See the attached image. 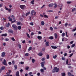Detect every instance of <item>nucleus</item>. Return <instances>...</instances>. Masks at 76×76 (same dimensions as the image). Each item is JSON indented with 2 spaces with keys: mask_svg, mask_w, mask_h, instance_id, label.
<instances>
[{
  "mask_svg": "<svg viewBox=\"0 0 76 76\" xmlns=\"http://www.w3.org/2000/svg\"><path fill=\"white\" fill-rule=\"evenodd\" d=\"M60 70L59 68H58L57 67H55L54 68L53 70V73H54L55 72H58V71Z\"/></svg>",
  "mask_w": 76,
  "mask_h": 76,
  "instance_id": "nucleus-1",
  "label": "nucleus"
},
{
  "mask_svg": "<svg viewBox=\"0 0 76 76\" xmlns=\"http://www.w3.org/2000/svg\"><path fill=\"white\" fill-rule=\"evenodd\" d=\"M12 27L13 28H14V30H17V29H18V27L17 26H16V25L15 24H13L12 25Z\"/></svg>",
  "mask_w": 76,
  "mask_h": 76,
  "instance_id": "nucleus-2",
  "label": "nucleus"
},
{
  "mask_svg": "<svg viewBox=\"0 0 76 76\" xmlns=\"http://www.w3.org/2000/svg\"><path fill=\"white\" fill-rule=\"evenodd\" d=\"M31 14H32L31 15L32 16H33V15H36V12H35V11L34 10H32L31 11Z\"/></svg>",
  "mask_w": 76,
  "mask_h": 76,
  "instance_id": "nucleus-3",
  "label": "nucleus"
},
{
  "mask_svg": "<svg viewBox=\"0 0 76 76\" xmlns=\"http://www.w3.org/2000/svg\"><path fill=\"white\" fill-rule=\"evenodd\" d=\"M20 7L22 9H25V6L24 5H21L20 6Z\"/></svg>",
  "mask_w": 76,
  "mask_h": 76,
  "instance_id": "nucleus-4",
  "label": "nucleus"
},
{
  "mask_svg": "<svg viewBox=\"0 0 76 76\" xmlns=\"http://www.w3.org/2000/svg\"><path fill=\"white\" fill-rule=\"evenodd\" d=\"M5 55H6V53L5 52H3L2 53L1 56L2 57H4V56H5Z\"/></svg>",
  "mask_w": 76,
  "mask_h": 76,
  "instance_id": "nucleus-5",
  "label": "nucleus"
},
{
  "mask_svg": "<svg viewBox=\"0 0 76 76\" xmlns=\"http://www.w3.org/2000/svg\"><path fill=\"white\" fill-rule=\"evenodd\" d=\"M3 64L5 65V66H7V64L6 63V60L4 59V61L3 62Z\"/></svg>",
  "mask_w": 76,
  "mask_h": 76,
  "instance_id": "nucleus-6",
  "label": "nucleus"
},
{
  "mask_svg": "<svg viewBox=\"0 0 76 76\" xmlns=\"http://www.w3.org/2000/svg\"><path fill=\"white\" fill-rule=\"evenodd\" d=\"M51 47L53 49H54L55 50L57 48L56 46H51Z\"/></svg>",
  "mask_w": 76,
  "mask_h": 76,
  "instance_id": "nucleus-7",
  "label": "nucleus"
},
{
  "mask_svg": "<svg viewBox=\"0 0 76 76\" xmlns=\"http://www.w3.org/2000/svg\"><path fill=\"white\" fill-rule=\"evenodd\" d=\"M54 6V4L52 3L49 4L48 6L50 7H53Z\"/></svg>",
  "mask_w": 76,
  "mask_h": 76,
  "instance_id": "nucleus-8",
  "label": "nucleus"
},
{
  "mask_svg": "<svg viewBox=\"0 0 76 76\" xmlns=\"http://www.w3.org/2000/svg\"><path fill=\"white\" fill-rule=\"evenodd\" d=\"M45 45L46 47H48V46H49V42H46Z\"/></svg>",
  "mask_w": 76,
  "mask_h": 76,
  "instance_id": "nucleus-9",
  "label": "nucleus"
},
{
  "mask_svg": "<svg viewBox=\"0 0 76 76\" xmlns=\"http://www.w3.org/2000/svg\"><path fill=\"white\" fill-rule=\"evenodd\" d=\"M7 35V33L2 34L1 35V36H2V37H6Z\"/></svg>",
  "mask_w": 76,
  "mask_h": 76,
  "instance_id": "nucleus-10",
  "label": "nucleus"
},
{
  "mask_svg": "<svg viewBox=\"0 0 76 76\" xmlns=\"http://www.w3.org/2000/svg\"><path fill=\"white\" fill-rule=\"evenodd\" d=\"M54 35L55 36V37L56 39H57V37H58L57 34L56 33H55L54 34Z\"/></svg>",
  "mask_w": 76,
  "mask_h": 76,
  "instance_id": "nucleus-11",
  "label": "nucleus"
},
{
  "mask_svg": "<svg viewBox=\"0 0 76 76\" xmlns=\"http://www.w3.org/2000/svg\"><path fill=\"white\" fill-rule=\"evenodd\" d=\"M10 25V23H8L7 24H6V27H7V28H9V27Z\"/></svg>",
  "mask_w": 76,
  "mask_h": 76,
  "instance_id": "nucleus-12",
  "label": "nucleus"
},
{
  "mask_svg": "<svg viewBox=\"0 0 76 76\" xmlns=\"http://www.w3.org/2000/svg\"><path fill=\"white\" fill-rule=\"evenodd\" d=\"M37 38H38V39H39L40 40H41L42 39V37L40 36H39L37 37Z\"/></svg>",
  "mask_w": 76,
  "mask_h": 76,
  "instance_id": "nucleus-13",
  "label": "nucleus"
},
{
  "mask_svg": "<svg viewBox=\"0 0 76 76\" xmlns=\"http://www.w3.org/2000/svg\"><path fill=\"white\" fill-rule=\"evenodd\" d=\"M41 25H42V26H43L44 25V24H45V23H44V21H42L41 22Z\"/></svg>",
  "mask_w": 76,
  "mask_h": 76,
  "instance_id": "nucleus-14",
  "label": "nucleus"
},
{
  "mask_svg": "<svg viewBox=\"0 0 76 76\" xmlns=\"http://www.w3.org/2000/svg\"><path fill=\"white\" fill-rule=\"evenodd\" d=\"M49 39H54V37L53 36H50L49 38Z\"/></svg>",
  "mask_w": 76,
  "mask_h": 76,
  "instance_id": "nucleus-15",
  "label": "nucleus"
},
{
  "mask_svg": "<svg viewBox=\"0 0 76 76\" xmlns=\"http://www.w3.org/2000/svg\"><path fill=\"white\" fill-rule=\"evenodd\" d=\"M16 76H19V71H18L16 72Z\"/></svg>",
  "mask_w": 76,
  "mask_h": 76,
  "instance_id": "nucleus-16",
  "label": "nucleus"
},
{
  "mask_svg": "<svg viewBox=\"0 0 76 76\" xmlns=\"http://www.w3.org/2000/svg\"><path fill=\"white\" fill-rule=\"evenodd\" d=\"M18 29L19 30H20L22 29V27L20 26H18Z\"/></svg>",
  "mask_w": 76,
  "mask_h": 76,
  "instance_id": "nucleus-17",
  "label": "nucleus"
},
{
  "mask_svg": "<svg viewBox=\"0 0 76 76\" xmlns=\"http://www.w3.org/2000/svg\"><path fill=\"white\" fill-rule=\"evenodd\" d=\"M4 69H5V66H3L1 67V69L2 71L3 70H4Z\"/></svg>",
  "mask_w": 76,
  "mask_h": 76,
  "instance_id": "nucleus-18",
  "label": "nucleus"
},
{
  "mask_svg": "<svg viewBox=\"0 0 76 76\" xmlns=\"http://www.w3.org/2000/svg\"><path fill=\"white\" fill-rule=\"evenodd\" d=\"M34 2H35V1H34V0H33L31 1V3L32 4H34Z\"/></svg>",
  "mask_w": 76,
  "mask_h": 76,
  "instance_id": "nucleus-19",
  "label": "nucleus"
},
{
  "mask_svg": "<svg viewBox=\"0 0 76 76\" xmlns=\"http://www.w3.org/2000/svg\"><path fill=\"white\" fill-rule=\"evenodd\" d=\"M76 9L75 8H74L72 10V12H75L76 11Z\"/></svg>",
  "mask_w": 76,
  "mask_h": 76,
  "instance_id": "nucleus-20",
  "label": "nucleus"
},
{
  "mask_svg": "<svg viewBox=\"0 0 76 76\" xmlns=\"http://www.w3.org/2000/svg\"><path fill=\"white\" fill-rule=\"evenodd\" d=\"M29 14H30V12H29L26 14V16H28V15H29Z\"/></svg>",
  "mask_w": 76,
  "mask_h": 76,
  "instance_id": "nucleus-21",
  "label": "nucleus"
},
{
  "mask_svg": "<svg viewBox=\"0 0 76 76\" xmlns=\"http://www.w3.org/2000/svg\"><path fill=\"white\" fill-rule=\"evenodd\" d=\"M9 32H10V33H13V32L11 30H8Z\"/></svg>",
  "mask_w": 76,
  "mask_h": 76,
  "instance_id": "nucleus-22",
  "label": "nucleus"
},
{
  "mask_svg": "<svg viewBox=\"0 0 76 76\" xmlns=\"http://www.w3.org/2000/svg\"><path fill=\"white\" fill-rule=\"evenodd\" d=\"M75 44H72L71 46V48H73V47H74L75 46Z\"/></svg>",
  "mask_w": 76,
  "mask_h": 76,
  "instance_id": "nucleus-23",
  "label": "nucleus"
},
{
  "mask_svg": "<svg viewBox=\"0 0 76 76\" xmlns=\"http://www.w3.org/2000/svg\"><path fill=\"white\" fill-rule=\"evenodd\" d=\"M39 56H42V53H40L38 54Z\"/></svg>",
  "mask_w": 76,
  "mask_h": 76,
  "instance_id": "nucleus-24",
  "label": "nucleus"
},
{
  "mask_svg": "<svg viewBox=\"0 0 76 76\" xmlns=\"http://www.w3.org/2000/svg\"><path fill=\"white\" fill-rule=\"evenodd\" d=\"M32 47L31 46L28 49V51H31V49H32Z\"/></svg>",
  "mask_w": 76,
  "mask_h": 76,
  "instance_id": "nucleus-25",
  "label": "nucleus"
},
{
  "mask_svg": "<svg viewBox=\"0 0 76 76\" xmlns=\"http://www.w3.org/2000/svg\"><path fill=\"white\" fill-rule=\"evenodd\" d=\"M72 73L71 72H68V75L69 76H71Z\"/></svg>",
  "mask_w": 76,
  "mask_h": 76,
  "instance_id": "nucleus-26",
  "label": "nucleus"
},
{
  "mask_svg": "<svg viewBox=\"0 0 76 76\" xmlns=\"http://www.w3.org/2000/svg\"><path fill=\"white\" fill-rule=\"evenodd\" d=\"M0 29L3 31L4 29V28H3V27L1 26L0 28Z\"/></svg>",
  "mask_w": 76,
  "mask_h": 76,
  "instance_id": "nucleus-27",
  "label": "nucleus"
},
{
  "mask_svg": "<svg viewBox=\"0 0 76 76\" xmlns=\"http://www.w3.org/2000/svg\"><path fill=\"white\" fill-rule=\"evenodd\" d=\"M62 76H65L66 75H65V73H61Z\"/></svg>",
  "mask_w": 76,
  "mask_h": 76,
  "instance_id": "nucleus-28",
  "label": "nucleus"
},
{
  "mask_svg": "<svg viewBox=\"0 0 76 76\" xmlns=\"http://www.w3.org/2000/svg\"><path fill=\"white\" fill-rule=\"evenodd\" d=\"M11 39L12 40V41H15V38H14V37H12L11 38Z\"/></svg>",
  "mask_w": 76,
  "mask_h": 76,
  "instance_id": "nucleus-29",
  "label": "nucleus"
},
{
  "mask_svg": "<svg viewBox=\"0 0 76 76\" xmlns=\"http://www.w3.org/2000/svg\"><path fill=\"white\" fill-rule=\"evenodd\" d=\"M67 25H68V23H66L64 25V26L66 27H67Z\"/></svg>",
  "mask_w": 76,
  "mask_h": 76,
  "instance_id": "nucleus-30",
  "label": "nucleus"
},
{
  "mask_svg": "<svg viewBox=\"0 0 76 76\" xmlns=\"http://www.w3.org/2000/svg\"><path fill=\"white\" fill-rule=\"evenodd\" d=\"M47 59H49V58H50V56L49 55H47L46 56Z\"/></svg>",
  "mask_w": 76,
  "mask_h": 76,
  "instance_id": "nucleus-31",
  "label": "nucleus"
},
{
  "mask_svg": "<svg viewBox=\"0 0 76 76\" xmlns=\"http://www.w3.org/2000/svg\"><path fill=\"white\" fill-rule=\"evenodd\" d=\"M54 5L55 8H56V7H57V4H56L55 3Z\"/></svg>",
  "mask_w": 76,
  "mask_h": 76,
  "instance_id": "nucleus-32",
  "label": "nucleus"
},
{
  "mask_svg": "<svg viewBox=\"0 0 76 76\" xmlns=\"http://www.w3.org/2000/svg\"><path fill=\"white\" fill-rule=\"evenodd\" d=\"M44 17L46 18H48V16L47 15H44Z\"/></svg>",
  "mask_w": 76,
  "mask_h": 76,
  "instance_id": "nucleus-33",
  "label": "nucleus"
},
{
  "mask_svg": "<svg viewBox=\"0 0 76 76\" xmlns=\"http://www.w3.org/2000/svg\"><path fill=\"white\" fill-rule=\"evenodd\" d=\"M57 57V56L56 55H55L54 56H53V58L55 59V58H56V57Z\"/></svg>",
  "mask_w": 76,
  "mask_h": 76,
  "instance_id": "nucleus-34",
  "label": "nucleus"
},
{
  "mask_svg": "<svg viewBox=\"0 0 76 76\" xmlns=\"http://www.w3.org/2000/svg\"><path fill=\"white\" fill-rule=\"evenodd\" d=\"M28 69H29V67L26 66V70H28Z\"/></svg>",
  "mask_w": 76,
  "mask_h": 76,
  "instance_id": "nucleus-35",
  "label": "nucleus"
},
{
  "mask_svg": "<svg viewBox=\"0 0 76 76\" xmlns=\"http://www.w3.org/2000/svg\"><path fill=\"white\" fill-rule=\"evenodd\" d=\"M17 24L18 25H20V22H18L17 23Z\"/></svg>",
  "mask_w": 76,
  "mask_h": 76,
  "instance_id": "nucleus-36",
  "label": "nucleus"
},
{
  "mask_svg": "<svg viewBox=\"0 0 76 76\" xmlns=\"http://www.w3.org/2000/svg\"><path fill=\"white\" fill-rule=\"evenodd\" d=\"M40 72H44V69H41Z\"/></svg>",
  "mask_w": 76,
  "mask_h": 76,
  "instance_id": "nucleus-37",
  "label": "nucleus"
},
{
  "mask_svg": "<svg viewBox=\"0 0 76 76\" xmlns=\"http://www.w3.org/2000/svg\"><path fill=\"white\" fill-rule=\"evenodd\" d=\"M26 35L28 38H30V36H29V34L28 33H26Z\"/></svg>",
  "mask_w": 76,
  "mask_h": 76,
  "instance_id": "nucleus-38",
  "label": "nucleus"
},
{
  "mask_svg": "<svg viewBox=\"0 0 76 76\" xmlns=\"http://www.w3.org/2000/svg\"><path fill=\"white\" fill-rule=\"evenodd\" d=\"M10 73H11V70H9L8 72L7 73V74H10Z\"/></svg>",
  "mask_w": 76,
  "mask_h": 76,
  "instance_id": "nucleus-39",
  "label": "nucleus"
},
{
  "mask_svg": "<svg viewBox=\"0 0 76 76\" xmlns=\"http://www.w3.org/2000/svg\"><path fill=\"white\" fill-rule=\"evenodd\" d=\"M8 10L9 12L10 13V12H11V9H8Z\"/></svg>",
  "mask_w": 76,
  "mask_h": 76,
  "instance_id": "nucleus-40",
  "label": "nucleus"
},
{
  "mask_svg": "<svg viewBox=\"0 0 76 76\" xmlns=\"http://www.w3.org/2000/svg\"><path fill=\"white\" fill-rule=\"evenodd\" d=\"M50 29L51 31H53V27H50Z\"/></svg>",
  "mask_w": 76,
  "mask_h": 76,
  "instance_id": "nucleus-41",
  "label": "nucleus"
},
{
  "mask_svg": "<svg viewBox=\"0 0 76 76\" xmlns=\"http://www.w3.org/2000/svg\"><path fill=\"white\" fill-rule=\"evenodd\" d=\"M73 54V53H72L71 54H70V56H69V57H72V56Z\"/></svg>",
  "mask_w": 76,
  "mask_h": 76,
  "instance_id": "nucleus-42",
  "label": "nucleus"
},
{
  "mask_svg": "<svg viewBox=\"0 0 76 76\" xmlns=\"http://www.w3.org/2000/svg\"><path fill=\"white\" fill-rule=\"evenodd\" d=\"M14 67L15 70H16V69H17V68H18V66H17L15 65L14 66Z\"/></svg>",
  "mask_w": 76,
  "mask_h": 76,
  "instance_id": "nucleus-43",
  "label": "nucleus"
},
{
  "mask_svg": "<svg viewBox=\"0 0 76 76\" xmlns=\"http://www.w3.org/2000/svg\"><path fill=\"white\" fill-rule=\"evenodd\" d=\"M62 37H64V36H65V34L64 33H62Z\"/></svg>",
  "mask_w": 76,
  "mask_h": 76,
  "instance_id": "nucleus-44",
  "label": "nucleus"
},
{
  "mask_svg": "<svg viewBox=\"0 0 76 76\" xmlns=\"http://www.w3.org/2000/svg\"><path fill=\"white\" fill-rule=\"evenodd\" d=\"M75 31H76V27L75 29H73L72 31V32H75Z\"/></svg>",
  "mask_w": 76,
  "mask_h": 76,
  "instance_id": "nucleus-45",
  "label": "nucleus"
},
{
  "mask_svg": "<svg viewBox=\"0 0 76 76\" xmlns=\"http://www.w3.org/2000/svg\"><path fill=\"white\" fill-rule=\"evenodd\" d=\"M32 62L33 63H34V62H35V60L34 59H32Z\"/></svg>",
  "mask_w": 76,
  "mask_h": 76,
  "instance_id": "nucleus-46",
  "label": "nucleus"
},
{
  "mask_svg": "<svg viewBox=\"0 0 76 76\" xmlns=\"http://www.w3.org/2000/svg\"><path fill=\"white\" fill-rule=\"evenodd\" d=\"M16 51H15V50L13 51L12 52V53H13V54H15V53H16Z\"/></svg>",
  "mask_w": 76,
  "mask_h": 76,
  "instance_id": "nucleus-47",
  "label": "nucleus"
},
{
  "mask_svg": "<svg viewBox=\"0 0 76 76\" xmlns=\"http://www.w3.org/2000/svg\"><path fill=\"white\" fill-rule=\"evenodd\" d=\"M3 5V4H0V7H2V6Z\"/></svg>",
  "mask_w": 76,
  "mask_h": 76,
  "instance_id": "nucleus-48",
  "label": "nucleus"
},
{
  "mask_svg": "<svg viewBox=\"0 0 76 76\" xmlns=\"http://www.w3.org/2000/svg\"><path fill=\"white\" fill-rule=\"evenodd\" d=\"M66 37H69V36H68V35H67V32L66 31Z\"/></svg>",
  "mask_w": 76,
  "mask_h": 76,
  "instance_id": "nucleus-49",
  "label": "nucleus"
},
{
  "mask_svg": "<svg viewBox=\"0 0 76 76\" xmlns=\"http://www.w3.org/2000/svg\"><path fill=\"white\" fill-rule=\"evenodd\" d=\"M53 28L54 29H57V27L56 26L54 27Z\"/></svg>",
  "mask_w": 76,
  "mask_h": 76,
  "instance_id": "nucleus-50",
  "label": "nucleus"
},
{
  "mask_svg": "<svg viewBox=\"0 0 76 76\" xmlns=\"http://www.w3.org/2000/svg\"><path fill=\"white\" fill-rule=\"evenodd\" d=\"M28 55H29V54L28 53H27L25 54V56H28Z\"/></svg>",
  "mask_w": 76,
  "mask_h": 76,
  "instance_id": "nucleus-51",
  "label": "nucleus"
},
{
  "mask_svg": "<svg viewBox=\"0 0 76 76\" xmlns=\"http://www.w3.org/2000/svg\"><path fill=\"white\" fill-rule=\"evenodd\" d=\"M5 40L6 41H9V39H7V38L5 39Z\"/></svg>",
  "mask_w": 76,
  "mask_h": 76,
  "instance_id": "nucleus-52",
  "label": "nucleus"
},
{
  "mask_svg": "<svg viewBox=\"0 0 76 76\" xmlns=\"http://www.w3.org/2000/svg\"><path fill=\"white\" fill-rule=\"evenodd\" d=\"M23 44H25L26 42L25 40H24L23 42H22Z\"/></svg>",
  "mask_w": 76,
  "mask_h": 76,
  "instance_id": "nucleus-53",
  "label": "nucleus"
},
{
  "mask_svg": "<svg viewBox=\"0 0 76 76\" xmlns=\"http://www.w3.org/2000/svg\"><path fill=\"white\" fill-rule=\"evenodd\" d=\"M6 20V18H3L2 19V20L3 21H5V20Z\"/></svg>",
  "mask_w": 76,
  "mask_h": 76,
  "instance_id": "nucleus-54",
  "label": "nucleus"
},
{
  "mask_svg": "<svg viewBox=\"0 0 76 76\" xmlns=\"http://www.w3.org/2000/svg\"><path fill=\"white\" fill-rule=\"evenodd\" d=\"M45 64V62H43L41 63V64Z\"/></svg>",
  "mask_w": 76,
  "mask_h": 76,
  "instance_id": "nucleus-55",
  "label": "nucleus"
},
{
  "mask_svg": "<svg viewBox=\"0 0 76 76\" xmlns=\"http://www.w3.org/2000/svg\"><path fill=\"white\" fill-rule=\"evenodd\" d=\"M67 48H68V49H69V48H70V46H67Z\"/></svg>",
  "mask_w": 76,
  "mask_h": 76,
  "instance_id": "nucleus-56",
  "label": "nucleus"
},
{
  "mask_svg": "<svg viewBox=\"0 0 76 76\" xmlns=\"http://www.w3.org/2000/svg\"><path fill=\"white\" fill-rule=\"evenodd\" d=\"M18 47H19V48H21V45H20V44L19 45Z\"/></svg>",
  "mask_w": 76,
  "mask_h": 76,
  "instance_id": "nucleus-57",
  "label": "nucleus"
},
{
  "mask_svg": "<svg viewBox=\"0 0 76 76\" xmlns=\"http://www.w3.org/2000/svg\"><path fill=\"white\" fill-rule=\"evenodd\" d=\"M62 60H65V58L64 57H62Z\"/></svg>",
  "mask_w": 76,
  "mask_h": 76,
  "instance_id": "nucleus-58",
  "label": "nucleus"
},
{
  "mask_svg": "<svg viewBox=\"0 0 76 76\" xmlns=\"http://www.w3.org/2000/svg\"><path fill=\"white\" fill-rule=\"evenodd\" d=\"M21 64H24V62L21 61L20 62Z\"/></svg>",
  "mask_w": 76,
  "mask_h": 76,
  "instance_id": "nucleus-59",
  "label": "nucleus"
},
{
  "mask_svg": "<svg viewBox=\"0 0 76 76\" xmlns=\"http://www.w3.org/2000/svg\"><path fill=\"white\" fill-rule=\"evenodd\" d=\"M68 4H70V3H72V2L71 1H68L67 2Z\"/></svg>",
  "mask_w": 76,
  "mask_h": 76,
  "instance_id": "nucleus-60",
  "label": "nucleus"
},
{
  "mask_svg": "<svg viewBox=\"0 0 76 76\" xmlns=\"http://www.w3.org/2000/svg\"><path fill=\"white\" fill-rule=\"evenodd\" d=\"M32 72H30L29 73L28 75H32Z\"/></svg>",
  "mask_w": 76,
  "mask_h": 76,
  "instance_id": "nucleus-61",
  "label": "nucleus"
},
{
  "mask_svg": "<svg viewBox=\"0 0 76 76\" xmlns=\"http://www.w3.org/2000/svg\"><path fill=\"white\" fill-rule=\"evenodd\" d=\"M30 25H32V26H33L34 25V23H31Z\"/></svg>",
  "mask_w": 76,
  "mask_h": 76,
  "instance_id": "nucleus-62",
  "label": "nucleus"
},
{
  "mask_svg": "<svg viewBox=\"0 0 76 76\" xmlns=\"http://www.w3.org/2000/svg\"><path fill=\"white\" fill-rule=\"evenodd\" d=\"M4 76H10V75H9V74H7L6 75H4Z\"/></svg>",
  "mask_w": 76,
  "mask_h": 76,
  "instance_id": "nucleus-63",
  "label": "nucleus"
},
{
  "mask_svg": "<svg viewBox=\"0 0 76 76\" xmlns=\"http://www.w3.org/2000/svg\"><path fill=\"white\" fill-rule=\"evenodd\" d=\"M12 63L13 64H15V61L13 60L12 61Z\"/></svg>",
  "mask_w": 76,
  "mask_h": 76,
  "instance_id": "nucleus-64",
  "label": "nucleus"
}]
</instances>
